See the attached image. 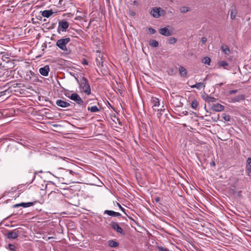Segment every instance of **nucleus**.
I'll list each match as a JSON object with an SVG mask.
<instances>
[{"label":"nucleus","instance_id":"1","mask_svg":"<svg viewBox=\"0 0 251 251\" xmlns=\"http://www.w3.org/2000/svg\"><path fill=\"white\" fill-rule=\"evenodd\" d=\"M76 79L80 87L83 90V91L86 95H90L91 94V88L88 80L84 77H83L80 81H79L77 78Z\"/></svg>","mask_w":251,"mask_h":251},{"label":"nucleus","instance_id":"2","mask_svg":"<svg viewBox=\"0 0 251 251\" xmlns=\"http://www.w3.org/2000/svg\"><path fill=\"white\" fill-rule=\"evenodd\" d=\"M71 41L69 37L59 39L57 41L56 45L61 50L67 53H69L70 51L68 50L66 45Z\"/></svg>","mask_w":251,"mask_h":251},{"label":"nucleus","instance_id":"3","mask_svg":"<svg viewBox=\"0 0 251 251\" xmlns=\"http://www.w3.org/2000/svg\"><path fill=\"white\" fill-rule=\"evenodd\" d=\"M65 95L66 97H67L71 100L75 101L78 105L80 106L85 105L83 100L78 94L76 93H74L72 94L70 96L67 95V94H65Z\"/></svg>","mask_w":251,"mask_h":251},{"label":"nucleus","instance_id":"4","mask_svg":"<svg viewBox=\"0 0 251 251\" xmlns=\"http://www.w3.org/2000/svg\"><path fill=\"white\" fill-rule=\"evenodd\" d=\"M72 176H76V178H79L80 177V175L79 174V173L74 172L73 171L70 170L69 174H66L65 175V176L67 178L70 179V180L71 182H72V183L77 182V179L73 178V177H72Z\"/></svg>","mask_w":251,"mask_h":251},{"label":"nucleus","instance_id":"5","mask_svg":"<svg viewBox=\"0 0 251 251\" xmlns=\"http://www.w3.org/2000/svg\"><path fill=\"white\" fill-rule=\"evenodd\" d=\"M69 26V23L65 20H62L59 22L58 30H61L62 31H65L66 29L68 28Z\"/></svg>","mask_w":251,"mask_h":251},{"label":"nucleus","instance_id":"6","mask_svg":"<svg viewBox=\"0 0 251 251\" xmlns=\"http://www.w3.org/2000/svg\"><path fill=\"white\" fill-rule=\"evenodd\" d=\"M20 234V231L18 229H14L9 231L7 233V237L8 239H14L17 238Z\"/></svg>","mask_w":251,"mask_h":251},{"label":"nucleus","instance_id":"7","mask_svg":"<svg viewBox=\"0 0 251 251\" xmlns=\"http://www.w3.org/2000/svg\"><path fill=\"white\" fill-rule=\"evenodd\" d=\"M37 202V201H34V202H21L20 203L14 204L13 206V208L18 207L19 206H23L24 207H28L31 206L34 204V203Z\"/></svg>","mask_w":251,"mask_h":251},{"label":"nucleus","instance_id":"8","mask_svg":"<svg viewBox=\"0 0 251 251\" xmlns=\"http://www.w3.org/2000/svg\"><path fill=\"white\" fill-rule=\"evenodd\" d=\"M160 7H153L150 12V14L155 18H158L160 16Z\"/></svg>","mask_w":251,"mask_h":251},{"label":"nucleus","instance_id":"9","mask_svg":"<svg viewBox=\"0 0 251 251\" xmlns=\"http://www.w3.org/2000/svg\"><path fill=\"white\" fill-rule=\"evenodd\" d=\"M50 67L48 65H46L44 67H42L39 69V73L42 75L47 76L49 75L50 72Z\"/></svg>","mask_w":251,"mask_h":251},{"label":"nucleus","instance_id":"10","mask_svg":"<svg viewBox=\"0 0 251 251\" xmlns=\"http://www.w3.org/2000/svg\"><path fill=\"white\" fill-rule=\"evenodd\" d=\"M225 107L220 103H216L213 104L211 109L216 112H221L224 110Z\"/></svg>","mask_w":251,"mask_h":251},{"label":"nucleus","instance_id":"11","mask_svg":"<svg viewBox=\"0 0 251 251\" xmlns=\"http://www.w3.org/2000/svg\"><path fill=\"white\" fill-rule=\"evenodd\" d=\"M159 32L160 34L165 36H169L172 34V32L169 30L168 27L160 28Z\"/></svg>","mask_w":251,"mask_h":251},{"label":"nucleus","instance_id":"12","mask_svg":"<svg viewBox=\"0 0 251 251\" xmlns=\"http://www.w3.org/2000/svg\"><path fill=\"white\" fill-rule=\"evenodd\" d=\"M56 104L62 108H66L70 105V103L61 100H58L56 101Z\"/></svg>","mask_w":251,"mask_h":251},{"label":"nucleus","instance_id":"13","mask_svg":"<svg viewBox=\"0 0 251 251\" xmlns=\"http://www.w3.org/2000/svg\"><path fill=\"white\" fill-rule=\"evenodd\" d=\"M110 225L112 228L116 230L117 232L120 233H122L123 232V229L117 223L112 222Z\"/></svg>","mask_w":251,"mask_h":251},{"label":"nucleus","instance_id":"14","mask_svg":"<svg viewBox=\"0 0 251 251\" xmlns=\"http://www.w3.org/2000/svg\"><path fill=\"white\" fill-rule=\"evenodd\" d=\"M151 103L152 104V108H154L155 107H159L160 105V101L159 99L156 97H152L151 99Z\"/></svg>","mask_w":251,"mask_h":251},{"label":"nucleus","instance_id":"15","mask_svg":"<svg viewBox=\"0 0 251 251\" xmlns=\"http://www.w3.org/2000/svg\"><path fill=\"white\" fill-rule=\"evenodd\" d=\"M246 171L248 174L249 175L251 173V157H249L248 158L246 163Z\"/></svg>","mask_w":251,"mask_h":251},{"label":"nucleus","instance_id":"16","mask_svg":"<svg viewBox=\"0 0 251 251\" xmlns=\"http://www.w3.org/2000/svg\"><path fill=\"white\" fill-rule=\"evenodd\" d=\"M190 86L193 88H196L198 90H201L202 88L204 89L205 85L204 83L202 82H199L195 84L190 85Z\"/></svg>","mask_w":251,"mask_h":251},{"label":"nucleus","instance_id":"17","mask_svg":"<svg viewBox=\"0 0 251 251\" xmlns=\"http://www.w3.org/2000/svg\"><path fill=\"white\" fill-rule=\"evenodd\" d=\"M104 213L114 217H120L121 216V214L120 213L116 212L112 210H106L104 211Z\"/></svg>","mask_w":251,"mask_h":251},{"label":"nucleus","instance_id":"18","mask_svg":"<svg viewBox=\"0 0 251 251\" xmlns=\"http://www.w3.org/2000/svg\"><path fill=\"white\" fill-rule=\"evenodd\" d=\"M53 14L52 10H46L42 12V16L46 18L50 17Z\"/></svg>","mask_w":251,"mask_h":251},{"label":"nucleus","instance_id":"19","mask_svg":"<svg viewBox=\"0 0 251 251\" xmlns=\"http://www.w3.org/2000/svg\"><path fill=\"white\" fill-rule=\"evenodd\" d=\"M108 245L112 248H116L118 247L119 243L113 240H110L108 241Z\"/></svg>","mask_w":251,"mask_h":251},{"label":"nucleus","instance_id":"20","mask_svg":"<svg viewBox=\"0 0 251 251\" xmlns=\"http://www.w3.org/2000/svg\"><path fill=\"white\" fill-rule=\"evenodd\" d=\"M178 69L180 75L183 77H185L187 75L186 70L182 66H179Z\"/></svg>","mask_w":251,"mask_h":251},{"label":"nucleus","instance_id":"21","mask_svg":"<svg viewBox=\"0 0 251 251\" xmlns=\"http://www.w3.org/2000/svg\"><path fill=\"white\" fill-rule=\"evenodd\" d=\"M221 49L222 51L226 54H229L230 53V50L229 48L225 45H223L221 46Z\"/></svg>","mask_w":251,"mask_h":251},{"label":"nucleus","instance_id":"22","mask_svg":"<svg viewBox=\"0 0 251 251\" xmlns=\"http://www.w3.org/2000/svg\"><path fill=\"white\" fill-rule=\"evenodd\" d=\"M244 99V96L243 95H240L236 96L233 99H232V101L233 102H238V101H239Z\"/></svg>","mask_w":251,"mask_h":251},{"label":"nucleus","instance_id":"23","mask_svg":"<svg viewBox=\"0 0 251 251\" xmlns=\"http://www.w3.org/2000/svg\"><path fill=\"white\" fill-rule=\"evenodd\" d=\"M88 110L90 111L91 112H97L100 111L99 108L96 105L91 107H88Z\"/></svg>","mask_w":251,"mask_h":251},{"label":"nucleus","instance_id":"24","mask_svg":"<svg viewBox=\"0 0 251 251\" xmlns=\"http://www.w3.org/2000/svg\"><path fill=\"white\" fill-rule=\"evenodd\" d=\"M180 12L182 13H185L190 11V8L187 6H182L179 9Z\"/></svg>","mask_w":251,"mask_h":251},{"label":"nucleus","instance_id":"25","mask_svg":"<svg viewBox=\"0 0 251 251\" xmlns=\"http://www.w3.org/2000/svg\"><path fill=\"white\" fill-rule=\"evenodd\" d=\"M150 45L152 47H157L158 46V43L155 40H151L150 41Z\"/></svg>","mask_w":251,"mask_h":251},{"label":"nucleus","instance_id":"26","mask_svg":"<svg viewBox=\"0 0 251 251\" xmlns=\"http://www.w3.org/2000/svg\"><path fill=\"white\" fill-rule=\"evenodd\" d=\"M222 115L223 119L225 121L229 122V121H230L231 118H230V116L229 115L226 114V113H223Z\"/></svg>","mask_w":251,"mask_h":251},{"label":"nucleus","instance_id":"27","mask_svg":"<svg viewBox=\"0 0 251 251\" xmlns=\"http://www.w3.org/2000/svg\"><path fill=\"white\" fill-rule=\"evenodd\" d=\"M199 102L196 100H193L191 102V107L194 109H196L198 106Z\"/></svg>","mask_w":251,"mask_h":251},{"label":"nucleus","instance_id":"28","mask_svg":"<svg viewBox=\"0 0 251 251\" xmlns=\"http://www.w3.org/2000/svg\"><path fill=\"white\" fill-rule=\"evenodd\" d=\"M211 59L209 57H205L202 60V62L205 64L210 65Z\"/></svg>","mask_w":251,"mask_h":251},{"label":"nucleus","instance_id":"29","mask_svg":"<svg viewBox=\"0 0 251 251\" xmlns=\"http://www.w3.org/2000/svg\"><path fill=\"white\" fill-rule=\"evenodd\" d=\"M176 41H177L176 39L174 37H171L168 40V43L170 44H174L176 43Z\"/></svg>","mask_w":251,"mask_h":251},{"label":"nucleus","instance_id":"30","mask_svg":"<svg viewBox=\"0 0 251 251\" xmlns=\"http://www.w3.org/2000/svg\"><path fill=\"white\" fill-rule=\"evenodd\" d=\"M156 248L159 251H169V250L162 246H157Z\"/></svg>","mask_w":251,"mask_h":251},{"label":"nucleus","instance_id":"31","mask_svg":"<svg viewBox=\"0 0 251 251\" xmlns=\"http://www.w3.org/2000/svg\"><path fill=\"white\" fill-rule=\"evenodd\" d=\"M21 83H14L12 84H11L9 87V88H12V87L13 88H16V87H21Z\"/></svg>","mask_w":251,"mask_h":251},{"label":"nucleus","instance_id":"32","mask_svg":"<svg viewBox=\"0 0 251 251\" xmlns=\"http://www.w3.org/2000/svg\"><path fill=\"white\" fill-rule=\"evenodd\" d=\"M219 66H220L221 67H225L228 65V63L226 61H221L219 62Z\"/></svg>","mask_w":251,"mask_h":251},{"label":"nucleus","instance_id":"33","mask_svg":"<svg viewBox=\"0 0 251 251\" xmlns=\"http://www.w3.org/2000/svg\"><path fill=\"white\" fill-rule=\"evenodd\" d=\"M217 99L214 97H211L209 96V97H208V102H214L216 101Z\"/></svg>","mask_w":251,"mask_h":251},{"label":"nucleus","instance_id":"34","mask_svg":"<svg viewBox=\"0 0 251 251\" xmlns=\"http://www.w3.org/2000/svg\"><path fill=\"white\" fill-rule=\"evenodd\" d=\"M101 60L102 59L101 58H100V60H99L98 58L96 59L97 66H101V67L103 66V65H102L103 62L101 61Z\"/></svg>","mask_w":251,"mask_h":251},{"label":"nucleus","instance_id":"35","mask_svg":"<svg viewBox=\"0 0 251 251\" xmlns=\"http://www.w3.org/2000/svg\"><path fill=\"white\" fill-rule=\"evenodd\" d=\"M8 249L11 251H14L15 250V247L14 245H12V244H9L8 245Z\"/></svg>","mask_w":251,"mask_h":251},{"label":"nucleus","instance_id":"36","mask_svg":"<svg viewBox=\"0 0 251 251\" xmlns=\"http://www.w3.org/2000/svg\"><path fill=\"white\" fill-rule=\"evenodd\" d=\"M148 30L151 34H154L156 32V30L152 27H149Z\"/></svg>","mask_w":251,"mask_h":251},{"label":"nucleus","instance_id":"37","mask_svg":"<svg viewBox=\"0 0 251 251\" xmlns=\"http://www.w3.org/2000/svg\"><path fill=\"white\" fill-rule=\"evenodd\" d=\"M165 14H166L165 11L160 8V12H159V14H160V16H165Z\"/></svg>","mask_w":251,"mask_h":251},{"label":"nucleus","instance_id":"38","mask_svg":"<svg viewBox=\"0 0 251 251\" xmlns=\"http://www.w3.org/2000/svg\"><path fill=\"white\" fill-rule=\"evenodd\" d=\"M206 41H207V39H206V37H202V38H201V44H202V45L203 44H204L206 42Z\"/></svg>","mask_w":251,"mask_h":251},{"label":"nucleus","instance_id":"39","mask_svg":"<svg viewBox=\"0 0 251 251\" xmlns=\"http://www.w3.org/2000/svg\"><path fill=\"white\" fill-rule=\"evenodd\" d=\"M235 14L233 12H231V13H230V18L232 20H233L235 19Z\"/></svg>","mask_w":251,"mask_h":251},{"label":"nucleus","instance_id":"40","mask_svg":"<svg viewBox=\"0 0 251 251\" xmlns=\"http://www.w3.org/2000/svg\"><path fill=\"white\" fill-rule=\"evenodd\" d=\"M237 92V90H233L229 91V94H234Z\"/></svg>","mask_w":251,"mask_h":251},{"label":"nucleus","instance_id":"41","mask_svg":"<svg viewBox=\"0 0 251 251\" xmlns=\"http://www.w3.org/2000/svg\"><path fill=\"white\" fill-rule=\"evenodd\" d=\"M82 64L83 65H88V61L86 59H83L82 61Z\"/></svg>","mask_w":251,"mask_h":251},{"label":"nucleus","instance_id":"42","mask_svg":"<svg viewBox=\"0 0 251 251\" xmlns=\"http://www.w3.org/2000/svg\"><path fill=\"white\" fill-rule=\"evenodd\" d=\"M208 97H209V96L206 95L205 96H203L202 98L205 101L208 102Z\"/></svg>","mask_w":251,"mask_h":251},{"label":"nucleus","instance_id":"43","mask_svg":"<svg viewBox=\"0 0 251 251\" xmlns=\"http://www.w3.org/2000/svg\"><path fill=\"white\" fill-rule=\"evenodd\" d=\"M162 114V112H160V111L158 112V113L157 114V117L159 119H160L161 118Z\"/></svg>","mask_w":251,"mask_h":251},{"label":"nucleus","instance_id":"44","mask_svg":"<svg viewBox=\"0 0 251 251\" xmlns=\"http://www.w3.org/2000/svg\"><path fill=\"white\" fill-rule=\"evenodd\" d=\"M165 110V108H164V106L163 105L161 108H159V111L160 112H164Z\"/></svg>","mask_w":251,"mask_h":251},{"label":"nucleus","instance_id":"45","mask_svg":"<svg viewBox=\"0 0 251 251\" xmlns=\"http://www.w3.org/2000/svg\"><path fill=\"white\" fill-rule=\"evenodd\" d=\"M120 208L121 209V210L123 211L124 212H125V209L124 208H123L121 205L119 204V203H118Z\"/></svg>","mask_w":251,"mask_h":251},{"label":"nucleus","instance_id":"46","mask_svg":"<svg viewBox=\"0 0 251 251\" xmlns=\"http://www.w3.org/2000/svg\"><path fill=\"white\" fill-rule=\"evenodd\" d=\"M152 109H153V110L154 111L159 112V108H158V107H155L154 108H152Z\"/></svg>","mask_w":251,"mask_h":251},{"label":"nucleus","instance_id":"47","mask_svg":"<svg viewBox=\"0 0 251 251\" xmlns=\"http://www.w3.org/2000/svg\"><path fill=\"white\" fill-rule=\"evenodd\" d=\"M223 84H224V83H218V84H216V86L217 87H221L222 85H223Z\"/></svg>","mask_w":251,"mask_h":251},{"label":"nucleus","instance_id":"48","mask_svg":"<svg viewBox=\"0 0 251 251\" xmlns=\"http://www.w3.org/2000/svg\"><path fill=\"white\" fill-rule=\"evenodd\" d=\"M155 201H159V198H156L155 199Z\"/></svg>","mask_w":251,"mask_h":251},{"label":"nucleus","instance_id":"49","mask_svg":"<svg viewBox=\"0 0 251 251\" xmlns=\"http://www.w3.org/2000/svg\"><path fill=\"white\" fill-rule=\"evenodd\" d=\"M29 73H30V74L31 75H34V73H32V72H31V71H30V72H29Z\"/></svg>","mask_w":251,"mask_h":251},{"label":"nucleus","instance_id":"50","mask_svg":"<svg viewBox=\"0 0 251 251\" xmlns=\"http://www.w3.org/2000/svg\"><path fill=\"white\" fill-rule=\"evenodd\" d=\"M11 82H9V83H7V85H10V84H11Z\"/></svg>","mask_w":251,"mask_h":251},{"label":"nucleus","instance_id":"51","mask_svg":"<svg viewBox=\"0 0 251 251\" xmlns=\"http://www.w3.org/2000/svg\"><path fill=\"white\" fill-rule=\"evenodd\" d=\"M169 13H171V14H172V13H173V12H172V11H169Z\"/></svg>","mask_w":251,"mask_h":251},{"label":"nucleus","instance_id":"52","mask_svg":"<svg viewBox=\"0 0 251 251\" xmlns=\"http://www.w3.org/2000/svg\"><path fill=\"white\" fill-rule=\"evenodd\" d=\"M134 3H136V1H134Z\"/></svg>","mask_w":251,"mask_h":251}]
</instances>
